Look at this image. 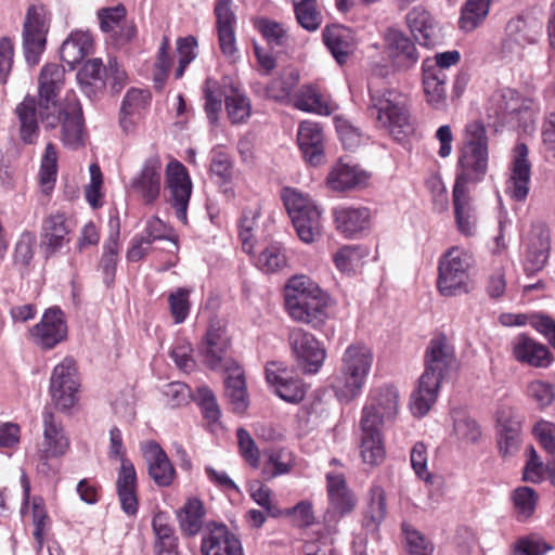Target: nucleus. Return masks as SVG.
<instances>
[{"mask_svg": "<svg viewBox=\"0 0 555 555\" xmlns=\"http://www.w3.org/2000/svg\"><path fill=\"white\" fill-rule=\"evenodd\" d=\"M532 434L540 446L550 454H555V424L545 420L538 421Z\"/></svg>", "mask_w": 555, "mask_h": 555, "instance_id": "61", "label": "nucleus"}, {"mask_svg": "<svg viewBox=\"0 0 555 555\" xmlns=\"http://www.w3.org/2000/svg\"><path fill=\"white\" fill-rule=\"evenodd\" d=\"M323 41L333 57L340 65L345 64L357 48L354 33L343 25L326 26L322 33Z\"/></svg>", "mask_w": 555, "mask_h": 555, "instance_id": "32", "label": "nucleus"}, {"mask_svg": "<svg viewBox=\"0 0 555 555\" xmlns=\"http://www.w3.org/2000/svg\"><path fill=\"white\" fill-rule=\"evenodd\" d=\"M327 509L324 513V524L327 534L337 532V525L347 515L351 514L358 498L349 489L345 475L341 473H326Z\"/></svg>", "mask_w": 555, "mask_h": 555, "instance_id": "11", "label": "nucleus"}, {"mask_svg": "<svg viewBox=\"0 0 555 555\" xmlns=\"http://www.w3.org/2000/svg\"><path fill=\"white\" fill-rule=\"evenodd\" d=\"M263 456V478L267 480L288 474L294 466L292 453L286 450H264Z\"/></svg>", "mask_w": 555, "mask_h": 555, "instance_id": "46", "label": "nucleus"}, {"mask_svg": "<svg viewBox=\"0 0 555 555\" xmlns=\"http://www.w3.org/2000/svg\"><path fill=\"white\" fill-rule=\"evenodd\" d=\"M219 44L222 54L231 64L240 60V51L236 46L235 25L236 15L231 0H219L216 4Z\"/></svg>", "mask_w": 555, "mask_h": 555, "instance_id": "20", "label": "nucleus"}, {"mask_svg": "<svg viewBox=\"0 0 555 555\" xmlns=\"http://www.w3.org/2000/svg\"><path fill=\"white\" fill-rule=\"evenodd\" d=\"M196 400L198 405L201 406L204 417L210 424L217 423L220 416V409L212 390L207 386L198 387Z\"/></svg>", "mask_w": 555, "mask_h": 555, "instance_id": "54", "label": "nucleus"}, {"mask_svg": "<svg viewBox=\"0 0 555 555\" xmlns=\"http://www.w3.org/2000/svg\"><path fill=\"white\" fill-rule=\"evenodd\" d=\"M268 383L274 388L275 393L284 401L298 403L305 397V387L299 378L288 376L285 370L266 369Z\"/></svg>", "mask_w": 555, "mask_h": 555, "instance_id": "35", "label": "nucleus"}, {"mask_svg": "<svg viewBox=\"0 0 555 555\" xmlns=\"http://www.w3.org/2000/svg\"><path fill=\"white\" fill-rule=\"evenodd\" d=\"M405 24L414 39L422 46H434L440 39L439 24L433 15L421 5L412 8L406 13Z\"/></svg>", "mask_w": 555, "mask_h": 555, "instance_id": "27", "label": "nucleus"}, {"mask_svg": "<svg viewBox=\"0 0 555 555\" xmlns=\"http://www.w3.org/2000/svg\"><path fill=\"white\" fill-rule=\"evenodd\" d=\"M369 112L377 127L401 141L414 130L408 96L396 89L372 90L370 88Z\"/></svg>", "mask_w": 555, "mask_h": 555, "instance_id": "6", "label": "nucleus"}, {"mask_svg": "<svg viewBox=\"0 0 555 555\" xmlns=\"http://www.w3.org/2000/svg\"><path fill=\"white\" fill-rule=\"evenodd\" d=\"M93 40L88 31H73L62 43L61 59L69 65L70 69L92 52Z\"/></svg>", "mask_w": 555, "mask_h": 555, "instance_id": "38", "label": "nucleus"}, {"mask_svg": "<svg viewBox=\"0 0 555 555\" xmlns=\"http://www.w3.org/2000/svg\"><path fill=\"white\" fill-rule=\"evenodd\" d=\"M456 364L454 350L447 337H434L425 353V371L420 377L418 386L412 393L411 411L413 415H426L436 402L444 375Z\"/></svg>", "mask_w": 555, "mask_h": 555, "instance_id": "3", "label": "nucleus"}, {"mask_svg": "<svg viewBox=\"0 0 555 555\" xmlns=\"http://www.w3.org/2000/svg\"><path fill=\"white\" fill-rule=\"evenodd\" d=\"M221 92L228 117L233 124L243 121V90L238 73L225 74L222 78Z\"/></svg>", "mask_w": 555, "mask_h": 555, "instance_id": "37", "label": "nucleus"}, {"mask_svg": "<svg viewBox=\"0 0 555 555\" xmlns=\"http://www.w3.org/2000/svg\"><path fill=\"white\" fill-rule=\"evenodd\" d=\"M257 28L272 48H282L286 44L288 36L283 26L269 20L257 22Z\"/></svg>", "mask_w": 555, "mask_h": 555, "instance_id": "55", "label": "nucleus"}, {"mask_svg": "<svg viewBox=\"0 0 555 555\" xmlns=\"http://www.w3.org/2000/svg\"><path fill=\"white\" fill-rule=\"evenodd\" d=\"M284 305L288 315L296 322L314 328L327 319V295L307 275L292 276L284 287Z\"/></svg>", "mask_w": 555, "mask_h": 555, "instance_id": "4", "label": "nucleus"}, {"mask_svg": "<svg viewBox=\"0 0 555 555\" xmlns=\"http://www.w3.org/2000/svg\"><path fill=\"white\" fill-rule=\"evenodd\" d=\"M145 205H152L159 197L162 189V163L158 157L147 158L141 171L130 184Z\"/></svg>", "mask_w": 555, "mask_h": 555, "instance_id": "24", "label": "nucleus"}, {"mask_svg": "<svg viewBox=\"0 0 555 555\" xmlns=\"http://www.w3.org/2000/svg\"><path fill=\"white\" fill-rule=\"evenodd\" d=\"M408 555H431L433 544L418 531L403 526Z\"/></svg>", "mask_w": 555, "mask_h": 555, "instance_id": "62", "label": "nucleus"}, {"mask_svg": "<svg viewBox=\"0 0 555 555\" xmlns=\"http://www.w3.org/2000/svg\"><path fill=\"white\" fill-rule=\"evenodd\" d=\"M203 363L223 374L224 397L238 413L243 412V367L232 357L231 335L221 321L211 322L198 347Z\"/></svg>", "mask_w": 555, "mask_h": 555, "instance_id": "2", "label": "nucleus"}, {"mask_svg": "<svg viewBox=\"0 0 555 555\" xmlns=\"http://www.w3.org/2000/svg\"><path fill=\"white\" fill-rule=\"evenodd\" d=\"M422 70V83L426 102L436 109L443 108L447 104V75H439L427 69Z\"/></svg>", "mask_w": 555, "mask_h": 555, "instance_id": "44", "label": "nucleus"}, {"mask_svg": "<svg viewBox=\"0 0 555 555\" xmlns=\"http://www.w3.org/2000/svg\"><path fill=\"white\" fill-rule=\"evenodd\" d=\"M29 333L37 345L52 349L67 336L64 313L56 307L47 309L40 322L34 325Z\"/></svg>", "mask_w": 555, "mask_h": 555, "instance_id": "18", "label": "nucleus"}, {"mask_svg": "<svg viewBox=\"0 0 555 555\" xmlns=\"http://www.w3.org/2000/svg\"><path fill=\"white\" fill-rule=\"evenodd\" d=\"M506 29L508 38L503 47L509 49L512 42L519 47L535 43L541 35L542 24L533 17L517 16L508 22Z\"/></svg>", "mask_w": 555, "mask_h": 555, "instance_id": "36", "label": "nucleus"}, {"mask_svg": "<svg viewBox=\"0 0 555 555\" xmlns=\"http://www.w3.org/2000/svg\"><path fill=\"white\" fill-rule=\"evenodd\" d=\"M281 196L298 237L308 244L317 241L321 236L322 211L315 202L294 188H284Z\"/></svg>", "mask_w": 555, "mask_h": 555, "instance_id": "9", "label": "nucleus"}, {"mask_svg": "<svg viewBox=\"0 0 555 555\" xmlns=\"http://www.w3.org/2000/svg\"><path fill=\"white\" fill-rule=\"evenodd\" d=\"M48 30L49 24L44 7L31 4L27 10L23 28V47L28 64L35 65L39 62Z\"/></svg>", "mask_w": 555, "mask_h": 555, "instance_id": "13", "label": "nucleus"}, {"mask_svg": "<svg viewBox=\"0 0 555 555\" xmlns=\"http://www.w3.org/2000/svg\"><path fill=\"white\" fill-rule=\"evenodd\" d=\"M203 555H243L241 540L223 524L208 522L203 531Z\"/></svg>", "mask_w": 555, "mask_h": 555, "instance_id": "19", "label": "nucleus"}, {"mask_svg": "<svg viewBox=\"0 0 555 555\" xmlns=\"http://www.w3.org/2000/svg\"><path fill=\"white\" fill-rule=\"evenodd\" d=\"M522 417L513 409H503L498 416L496 436L502 456L514 455L521 444Z\"/></svg>", "mask_w": 555, "mask_h": 555, "instance_id": "22", "label": "nucleus"}, {"mask_svg": "<svg viewBox=\"0 0 555 555\" xmlns=\"http://www.w3.org/2000/svg\"><path fill=\"white\" fill-rule=\"evenodd\" d=\"M78 390L77 370L72 358H65L52 373L50 393L54 404L62 410L70 409L76 402Z\"/></svg>", "mask_w": 555, "mask_h": 555, "instance_id": "14", "label": "nucleus"}, {"mask_svg": "<svg viewBox=\"0 0 555 555\" xmlns=\"http://www.w3.org/2000/svg\"><path fill=\"white\" fill-rule=\"evenodd\" d=\"M297 22L308 31L317 30L322 24V15L318 10L317 0L294 2Z\"/></svg>", "mask_w": 555, "mask_h": 555, "instance_id": "51", "label": "nucleus"}, {"mask_svg": "<svg viewBox=\"0 0 555 555\" xmlns=\"http://www.w3.org/2000/svg\"><path fill=\"white\" fill-rule=\"evenodd\" d=\"M527 393L541 409L548 406L555 399L554 386L543 380L529 383Z\"/></svg>", "mask_w": 555, "mask_h": 555, "instance_id": "59", "label": "nucleus"}, {"mask_svg": "<svg viewBox=\"0 0 555 555\" xmlns=\"http://www.w3.org/2000/svg\"><path fill=\"white\" fill-rule=\"evenodd\" d=\"M373 362V351L364 344H351L345 349L331 384L339 402L350 403L361 396Z\"/></svg>", "mask_w": 555, "mask_h": 555, "instance_id": "5", "label": "nucleus"}, {"mask_svg": "<svg viewBox=\"0 0 555 555\" xmlns=\"http://www.w3.org/2000/svg\"><path fill=\"white\" fill-rule=\"evenodd\" d=\"M490 0H467L459 21L460 28L466 33L477 28L489 13Z\"/></svg>", "mask_w": 555, "mask_h": 555, "instance_id": "47", "label": "nucleus"}, {"mask_svg": "<svg viewBox=\"0 0 555 555\" xmlns=\"http://www.w3.org/2000/svg\"><path fill=\"white\" fill-rule=\"evenodd\" d=\"M473 255L464 248H449L439 259L437 288L446 297L467 294L470 291L469 269Z\"/></svg>", "mask_w": 555, "mask_h": 555, "instance_id": "8", "label": "nucleus"}, {"mask_svg": "<svg viewBox=\"0 0 555 555\" xmlns=\"http://www.w3.org/2000/svg\"><path fill=\"white\" fill-rule=\"evenodd\" d=\"M143 456L147 463L149 475L159 487H168L173 481L176 470L167 454L155 441L142 446Z\"/></svg>", "mask_w": 555, "mask_h": 555, "instance_id": "30", "label": "nucleus"}, {"mask_svg": "<svg viewBox=\"0 0 555 555\" xmlns=\"http://www.w3.org/2000/svg\"><path fill=\"white\" fill-rule=\"evenodd\" d=\"M36 235L29 231H25L18 237L15 244L14 260L16 264L26 267L34 257L36 247Z\"/></svg>", "mask_w": 555, "mask_h": 555, "instance_id": "56", "label": "nucleus"}, {"mask_svg": "<svg viewBox=\"0 0 555 555\" xmlns=\"http://www.w3.org/2000/svg\"><path fill=\"white\" fill-rule=\"evenodd\" d=\"M298 80L299 73L296 70H291L287 74L273 78L267 87L268 98L278 102L291 103L292 91Z\"/></svg>", "mask_w": 555, "mask_h": 555, "instance_id": "48", "label": "nucleus"}, {"mask_svg": "<svg viewBox=\"0 0 555 555\" xmlns=\"http://www.w3.org/2000/svg\"><path fill=\"white\" fill-rule=\"evenodd\" d=\"M513 354L521 363L535 367H547L553 357L547 347L526 335H518L513 343Z\"/></svg>", "mask_w": 555, "mask_h": 555, "instance_id": "34", "label": "nucleus"}, {"mask_svg": "<svg viewBox=\"0 0 555 555\" xmlns=\"http://www.w3.org/2000/svg\"><path fill=\"white\" fill-rule=\"evenodd\" d=\"M43 441L37 455L40 463L46 466L48 460L62 456L69 448V440L65 435L60 420L55 417L50 408L42 412Z\"/></svg>", "mask_w": 555, "mask_h": 555, "instance_id": "16", "label": "nucleus"}, {"mask_svg": "<svg viewBox=\"0 0 555 555\" xmlns=\"http://www.w3.org/2000/svg\"><path fill=\"white\" fill-rule=\"evenodd\" d=\"M190 291L183 287L171 292L168 296L170 314L176 324L184 322L190 311Z\"/></svg>", "mask_w": 555, "mask_h": 555, "instance_id": "53", "label": "nucleus"}, {"mask_svg": "<svg viewBox=\"0 0 555 555\" xmlns=\"http://www.w3.org/2000/svg\"><path fill=\"white\" fill-rule=\"evenodd\" d=\"M387 515L386 492L379 485H372L364 507L363 526L371 531L378 529Z\"/></svg>", "mask_w": 555, "mask_h": 555, "instance_id": "39", "label": "nucleus"}, {"mask_svg": "<svg viewBox=\"0 0 555 555\" xmlns=\"http://www.w3.org/2000/svg\"><path fill=\"white\" fill-rule=\"evenodd\" d=\"M65 70L59 64L46 65L39 76L38 99L26 95L16 106L20 137L26 144H33L39 137L40 120L47 130L61 128V140L70 149L85 144L82 108L74 93L56 101L64 85Z\"/></svg>", "mask_w": 555, "mask_h": 555, "instance_id": "1", "label": "nucleus"}, {"mask_svg": "<svg viewBox=\"0 0 555 555\" xmlns=\"http://www.w3.org/2000/svg\"><path fill=\"white\" fill-rule=\"evenodd\" d=\"M335 229L347 238H357L372 225L373 214L369 207L338 205L332 209Z\"/></svg>", "mask_w": 555, "mask_h": 555, "instance_id": "17", "label": "nucleus"}, {"mask_svg": "<svg viewBox=\"0 0 555 555\" xmlns=\"http://www.w3.org/2000/svg\"><path fill=\"white\" fill-rule=\"evenodd\" d=\"M393 66L401 70L412 68L418 62V52L413 41L402 31L388 29L385 36Z\"/></svg>", "mask_w": 555, "mask_h": 555, "instance_id": "31", "label": "nucleus"}, {"mask_svg": "<svg viewBox=\"0 0 555 555\" xmlns=\"http://www.w3.org/2000/svg\"><path fill=\"white\" fill-rule=\"evenodd\" d=\"M370 175L358 165L339 159L328 172L326 185L332 191L345 192L364 188Z\"/></svg>", "mask_w": 555, "mask_h": 555, "instance_id": "25", "label": "nucleus"}, {"mask_svg": "<svg viewBox=\"0 0 555 555\" xmlns=\"http://www.w3.org/2000/svg\"><path fill=\"white\" fill-rule=\"evenodd\" d=\"M452 203L457 230L465 236L476 233L477 217L469 185L454 183Z\"/></svg>", "mask_w": 555, "mask_h": 555, "instance_id": "26", "label": "nucleus"}, {"mask_svg": "<svg viewBox=\"0 0 555 555\" xmlns=\"http://www.w3.org/2000/svg\"><path fill=\"white\" fill-rule=\"evenodd\" d=\"M323 140V130L318 122L305 120L299 124L297 142L308 164L318 166L324 162Z\"/></svg>", "mask_w": 555, "mask_h": 555, "instance_id": "28", "label": "nucleus"}, {"mask_svg": "<svg viewBox=\"0 0 555 555\" xmlns=\"http://www.w3.org/2000/svg\"><path fill=\"white\" fill-rule=\"evenodd\" d=\"M106 68L100 59L87 61L77 73V81L81 90L92 96L105 87Z\"/></svg>", "mask_w": 555, "mask_h": 555, "instance_id": "41", "label": "nucleus"}, {"mask_svg": "<svg viewBox=\"0 0 555 555\" xmlns=\"http://www.w3.org/2000/svg\"><path fill=\"white\" fill-rule=\"evenodd\" d=\"M492 101L495 105V114L505 121L519 122L522 118L532 117V101L514 89H501L493 95Z\"/></svg>", "mask_w": 555, "mask_h": 555, "instance_id": "23", "label": "nucleus"}, {"mask_svg": "<svg viewBox=\"0 0 555 555\" xmlns=\"http://www.w3.org/2000/svg\"><path fill=\"white\" fill-rule=\"evenodd\" d=\"M289 345L299 369L305 373H317L320 370L326 353L312 334L295 328L289 334Z\"/></svg>", "mask_w": 555, "mask_h": 555, "instance_id": "15", "label": "nucleus"}, {"mask_svg": "<svg viewBox=\"0 0 555 555\" xmlns=\"http://www.w3.org/2000/svg\"><path fill=\"white\" fill-rule=\"evenodd\" d=\"M400 393L389 384L370 389L361 411L360 423L369 426L384 427L392 423L399 413Z\"/></svg>", "mask_w": 555, "mask_h": 555, "instance_id": "10", "label": "nucleus"}, {"mask_svg": "<svg viewBox=\"0 0 555 555\" xmlns=\"http://www.w3.org/2000/svg\"><path fill=\"white\" fill-rule=\"evenodd\" d=\"M150 100L151 95L147 91L131 89L127 92L122 101L121 114L140 116L141 111L145 108Z\"/></svg>", "mask_w": 555, "mask_h": 555, "instance_id": "60", "label": "nucleus"}, {"mask_svg": "<svg viewBox=\"0 0 555 555\" xmlns=\"http://www.w3.org/2000/svg\"><path fill=\"white\" fill-rule=\"evenodd\" d=\"M205 515L203 503L196 499H189L177 513L181 531L188 535H196L203 527Z\"/></svg>", "mask_w": 555, "mask_h": 555, "instance_id": "43", "label": "nucleus"}, {"mask_svg": "<svg viewBox=\"0 0 555 555\" xmlns=\"http://www.w3.org/2000/svg\"><path fill=\"white\" fill-rule=\"evenodd\" d=\"M488 137L480 121L465 128L464 142L456 164L455 182L470 185L481 182L488 170Z\"/></svg>", "mask_w": 555, "mask_h": 555, "instance_id": "7", "label": "nucleus"}, {"mask_svg": "<svg viewBox=\"0 0 555 555\" xmlns=\"http://www.w3.org/2000/svg\"><path fill=\"white\" fill-rule=\"evenodd\" d=\"M366 256V248L359 245H346L335 253L333 260L340 272L351 273L356 271Z\"/></svg>", "mask_w": 555, "mask_h": 555, "instance_id": "49", "label": "nucleus"}, {"mask_svg": "<svg viewBox=\"0 0 555 555\" xmlns=\"http://www.w3.org/2000/svg\"><path fill=\"white\" fill-rule=\"evenodd\" d=\"M550 251V241L545 235H539L530 240L525 256V271L533 274L540 271L546 263Z\"/></svg>", "mask_w": 555, "mask_h": 555, "instance_id": "45", "label": "nucleus"}, {"mask_svg": "<svg viewBox=\"0 0 555 555\" xmlns=\"http://www.w3.org/2000/svg\"><path fill=\"white\" fill-rule=\"evenodd\" d=\"M461 55L456 50L437 53L433 59L423 61L422 69H427L439 75H447L446 69L460 62Z\"/></svg>", "mask_w": 555, "mask_h": 555, "instance_id": "57", "label": "nucleus"}, {"mask_svg": "<svg viewBox=\"0 0 555 555\" xmlns=\"http://www.w3.org/2000/svg\"><path fill=\"white\" fill-rule=\"evenodd\" d=\"M528 147L519 143L514 150L511 175L506 182V194L516 202H524L529 193L531 164L528 159Z\"/></svg>", "mask_w": 555, "mask_h": 555, "instance_id": "21", "label": "nucleus"}, {"mask_svg": "<svg viewBox=\"0 0 555 555\" xmlns=\"http://www.w3.org/2000/svg\"><path fill=\"white\" fill-rule=\"evenodd\" d=\"M362 431L361 457L364 463L375 466L379 465L385 457V449L382 439V427L366 426L360 423Z\"/></svg>", "mask_w": 555, "mask_h": 555, "instance_id": "40", "label": "nucleus"}, {"mask_svg": "<svg viewBox=\"0 0 555 555\" xmlns=\"http://www.w3.org/2000/svg\"><path fill=\"white\" fill-rule=\"evenodd\" d=\"M196 46L197 42L192 36L178 39L177 51L179 54V66L175 73L176 79H180L183 76L188 65L196 57Z\"/></svg>", "mask_w": 555, "mask_h": 555, "instance_id": "58", "label": "nucleus"}, {"mask_svg": "<svg viewBox=\"0 0 555 555\" xmlns=\"http://www.w3.org/2000/svg\"><path fill=\"white\" fill-rule=\"evenodd\" d=\"M56 163L57 152L52 143H48L42 155L40 166V182L43 186V191L48 192L52 190L56 178Z\"/></svg>", "mask_w": 555, "mask_h": 555, "instance_id": "52", "label": "nucleus"}, {"mask_svg": "<svg viewBox=\"0 0 555 555\" xmlns=\"http://www.w3.org/2000/svg\"><path fill=\"white\" fill-rule=\"evenodd\" d=\"M254 264L264 273H274L288 266L285 247L280 243H272L258 255L249 251Z\"/></svg>", "mask_w": 555, "mask_h": 555, "instance_id": "42", "label": "nucleus"}, {"mask_svg": "<svg viewBox=\"0 0 555 555\" xmlns=\"http://www.w3.org/2000/svg\"><path fill=\"white\" fill-rule=\"evenodd\" d=\"M70 223L64 214H55L42 223L41 246L47 255H52L69 243Z\"/></svg>", "mask_w": 555, "mask_h": 555, "instance_id": "33", "label": "nucleus"}, {"mask_svg": "<svg viewBox=\"0 0 555 555\" xmlns=\"http://www.w3.org/2000/svg\"><path fill=\"white\" fill-rule=\"evenodd\" d=\"M170 229L157 217H152L147 220L146 227L142 235L147 240V243L156 241H169L173 248H177V243L169 235Z\"/></svg>", "mask_w": 555, "mask_h": 555, "instance_id": "64", "label": "nucleus"}, {"mask_svg": "<svg viewBox=\"0 0 555 555\" xmlns=\"http://www.w3.org/2000/svg\"><path fill=\"white\" fill-rule=\"evenodd\" d=\"M291 103L296 109L318 115L327 116L336 109V104L313 83L298 88L292 95Z\"/></svg>", "mask_w": 555, "mask_h": 555, "instance_id": "29", "label": "nucleus"}, {"mask_svg": "<svg viewBox=\"0 0 555 555\" xmlns=\"http://www.w3.org/2000/svg\"><path fill=\"white\" fill-rule=\"evenodd\" d=\"M192 181L186 168L178 160H171L165 172L166 199L178 220L188 223V207L192 195Z\"/></svg>", "mask_w": 555, "mask_h": 555, "instance_id": "12", "label": "nucleus"}, {"mask_svg": "<svg viewBox=\"0 0 555 555\" xmlns=\"http://www.w3.org/2000/svg\"><path fill=\"white\" fill-rule=\"evenodd\" d=\"M192 346L186 340H178L170 351V358L177 367L183 372H190L195 367V361L192 357Z\"/></svg>", "mask_w": 555, "mask_h": 555, "instance_id": "63", "label": "nucleus"}, {"mask_svg": "<svg viewBox=\"0 0 555 555\" xmlns=\"http://www.w3.org/2000/svg\"><path fill=\"white\" fill-rule=\"evenodd\" d=\"M511 499L518 520L531 517L538 502V494L532 488L519 487L512 492Z\"/></svg>", "mask_w": 555, "mask_h": 555, "instance_id": "50", "label": "nucleus"}]
</instances>
